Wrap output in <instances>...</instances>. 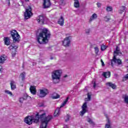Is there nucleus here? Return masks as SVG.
<instances>
[{
    "label": "nucleus",
    "instance_id": "obj_1",
    "mask_svg": "<svg viewBox=\"0 0 128 128\" xmlns=\"http://www.w3.org/2000/svg\"><path fill=\"white\" fill-rule=\"evenodd\" d=\"M10 34L12 38L13 43L8 48L11 51L12 58H14L16 54V50L18 48V46L14 45V44H16V42L18 44V42H20V34H18V32L16 30H12L10 31Z\"/></svg>",
    "mask_w": 128,
    "mask_h": 128
},
{
    "label": "nucleus",
    "instance_id": "obj_2",
    "mask_svg": "<svg viewBox=\"0 0 128 128\" xmlns=\"http://www.w3.org/2000/svg\"><path fill=\"white\" fill-rule=\"evenodd\" d=\"M50 36L52 34L48 29L44 28L40 30L37 36V42L40 44H46L48 43Z\"/></svg>",
    "mask_w": 128,
    "mask_h": 128
},
{
    "label": "nucleus",
    "instance_id": "obj_3",
    "mask_svg": "<svg viewBox=\"0 0 128 128\" xmlns=\"http://www.w3.org/2000/svg\"><path fill=\"white\" fill-rule=\"evenodd\" d=\"M44 116H46V113L44 112L40 114L39 113H37L36 115V118H34L32 116H28L24 118V122L29 125L32 124V122L35 124H38V120H40V118H44Z\"/></svg>",
    "mask_w": 128,
    "mask_h": 128
},
{
    "label": "nucleus",
    "instance_id": "obj_4",
    "mask_svg": "<svg viewBox=\"0 0 128 128\" xmlns=\"http://www.w3.org/2000/svg\"><path fill=\"white\" fill-rule=\"evenodd\" d=\"M44 116L46 115H44L43 118H42L40 128H46L48 127V122H50V120L52 119V116L50 115H48L44 118Z\"/></svg>",
    "mask_w": 128,
    "mask_h": 128
},
{
    "label": "nucleus",
    "instance_id": "obj_5",
    "mask_svg": "<svg viewBox=\"0 0 128 128\" xmlns=\"http://www.w3.org/2000/svg\"><path fill=\"white\" fill-rule=\"evenodd\" d=\"M62 76V71L60 70H56L52 72V80L54 84H58L60 82Z\"/></svg>",
    "mask_w": 128,
    "mask_h": 128
},
{
    "label": "nucleus",
    "instance_id": "obj_6",
    "mask_svg": "<svg viewBox=\"0 0 128 128\" xmlns=\"http://www.w3.org/2000/svg\"><path fill=\"white\" fill-rule=\"evenodd\" d=\"M32 6H28L27 8L26 9V11L24 12L25 20H28V18H30L32 16Z\"/></svg>",
    "mask_w": 128,
    "mask_h": 128
},
{
    "label": "nucleus",
    "instance_id": "obj_7",
    "mask_svg": "<svg viewBox=\"0 0 128 128\" xmlns=\"http://www.w3.org/2000/svg\"><path fill=\"white\" fill-rule=\"evenodd\" d=\"M68 102V97H67V98L65 100L62 102V104L60 106V108H56V110H55V112H54V116H60L61 108H63V106H66V104Z\"/></svg>",
    "mask_w": 128,
    "mask_h": 128
},
{
    "label": "nucleus",
    "instance_id": "obj_8",
    "mask_svg": "<svg viewBox=\"0 0 128 128\" xmlns=\"http://www.w3.org/2000/svg\"><path fill=\"white\" fill-rule=\"evenodd\" d=\"M72 36H68L64 38V40L62 42V45L65 48H68L70 46V42H72Z\"/></svg>",
    "mask_w": 128,
    "mask_h": 128
},
{
    "label": "nucleus",
    "instance_id": "obj_9",
    "mask_svg": "<svg viewBox=\"0 0 128 128\" xmlns=\"http://www.w3.org/2000/svg\"><path fill=\"white\" fill-rule=\"evenodd\" d=\"M40 94L39 95V98H44L46 96H48L50 92H48V90L44 88L43 89L40 90Z\"/></svg>",
    "mask_w": 128,
    "mask_h": 128
},
{
    "label": "nucleus",
    "instance_id": "obj_10",
    "mask_svg": "<svg viewBox=\"0 0 128 128\" xmlns=\"http://www.w3.org/2000/svg\"><path fill=\"white\" fill-rule=\"evenodd\" d=\"M113 62H114V64H117L120 66L122 64V60L120 59H117L116 58V55H114L112 59L111 60V66H114V63Z\"/></svg>",
    "mask_w": 128,
    "mask_h": 128
},
{
    "label": "nucleus",
    "instance_id": "obj_11",
    "mask_svg": "<svg viewBox=\"0 0 128 128\" xmlns=\"http://www.w3.org/2000/svg\"><path fill=\"white\" fill-rule=\"evenodd\" d=\"M86 108H88V105L86 102H85L82 106V110L80 112V116H82L88 112Z\"/></svg>",
    "mask_w": 128,
    "mask_h": 128
},
{
    "label": "nucleus",
    "instance_id": "obj_12",
    "mask_svg": "<svg viewBox=\"0 0 128 128\" xmlns=\"http://www.w3.org/2000/svg\"><path fill=\"white\" fill-rule=\"evenodd\" d=\"M43 6L44 8H48L52 6L50 0H43Z\"/></svg>",
    "mask_w": 128,
    "mask_h": 128
},
{
    "label": "nucleus",
    "instance_id": "obj_13",
    "mask_svg": "<svg viewBox=\"0 0 128 128\" xmlns=\"http://www.w3.org/2000/svg\"><path fill=\"white\" fill-rule=\"evenodd\" d=\"M36 20L38 24H44V16H39L36 18Z\"/></svg>",
    "mask_w": 128,
    "mask_h": 128
},
{
    "label": "nucleus",
    "instance_id": "obj_14",
    "mask_svg": "<svg viewBox=\"0 0 128 128\" xmlns=\"http://www.w3.org/2000/svg\"><path fill=\"white\" fill-rule=\"evenodd\" d=\"M58 24H60L61 26H64V17L62 16H60V18L58 19Z\"/></svg>",
    "mask_w": 128,
    "mask_h": 128
},
{
    "label": "nucleus",
    "instance_id": "obj_15",
    "mask_svg": "<svg viewBox=\"0 0 128 128\" xmlns=\"http://www.w3.org/2000/svg\"><path fill=\"white\" fill-rule=\"evenodd\" d=\"M30 90L32 94H36V88L34 86H30Z\"/></svg>",
    "mask_w": 128,
    "mask_h": 128
},
{
    "label": "nucleus",
    "instance_id": "obj_16",
    "mask_svg": "<svg viewBox=\"0 0 128 128\" xmlns=\"http://www.w3.org/2000/svg\"><path fill=\"white\" fill-rule=\"evenodd\" d=\"M106 86H108L112 88L113 90H116V85L114 84H112V82H108L106 83Z\"/></svg>",
    "mask_w": 128,
    "mask_h": 128
},
{
    "label": "nucleus",
    "instance_id": "obj_17",
    "mask_svg": "<svg viewBox=\"0 0 128 128\" xmlns=\"http://www.w3.org/2000/svg\"><path fill=\"white\" fill-rule=\"evenodd\" d=\"M118 56V54H122V52H120V48H118V46H116V50L114 51V56Z\"/></svg>",
    "mask_w": 128,
    "mask_h": 128
},
{
    "label": "nucleus",
    "instance_id": "obj_18",
    "mask_svg": "<svg viewBox=\"0 0 128 128\" xmlns=\"http://www.w3.org/2000/svg\"><path fill=\"white\" fill-rule=\"evenodd\" d=\"M10 85L11 86V90H14L16 88V82L14 80L10 81Z\"/></svg>",
    "mask_w": 128,
    "mask_h": 128
},
{
    "label": "nucleus",
    "instance_id": "obj_19",
    "mask_svg": "<svg viewBox=\"0 0 128 128\" xmlns=\"http://www.w3.org/2000/svg\"><path fill=\"white\" fill-rule=\"evenodd\" d=\"M4 42L6 46H10V38L8 37H5L4 38Z\"/></svg>",
    "mask_w": 128,
    "mask_h": 128
},
{
    "label": "nucleus",
    "instance_id": "obj_20",
    "mask_svg": "<svg viewBox=\"0 0 128 128\" xmlns=\"http://www.w3.org/2000/svg\"><path fill=\"white\" fill-rule=\"evenodd\" d=\"M102 76L105 78H108L110 77V72H104Z\"/></svg>",
    "mask_w": 128,
    "mask_h": 128
},
{
    "label": "nucleus",
    "instance_id": "obj_21",
    "mask_svg": "<svg viewBox=\"0 0 128 128\" xmlns=\"http://www.w3.org/2000/svg\"><path fill=\"white\" fill-rule=\"evenodd\" d=\"M98 18V15L96 14H94L89 20V22H92L94 20H96Z\"/></svg>",
    "mask_w": 128,
    "mask_h": 128
},
{
    "label": "nucleus",
    "instance_id": "obj_22",
    "mask_svg": "<svg viewBox=\"0 0 128 128\" xmlns=\"http://www.w3.org/2000/svg\"><path fill=\"white\" fill-rule=\"evenodd\" d=\"M60 98V94L56 92L53 94V96H52V98L53 100H58V98Z\"/></svg>",
    "mask_w": 128,
    "mask_h": 128
},
{
    "label": "nucleus",
    "instance_id": "obj_23",
    "mask_svg": "<svg viewBox=\"0 0 128 128\" xmlns=\"http://www.w3.org/2000/svg\"><path fill=\"white\" fill-rule=\"evenodd\" d=\"M126 6H121L120 7V10H118L119 14H122L124 12V10H126Z\"/></svg>",
    "mask_w": 128,
    "mask_h": 128
},
{
    "label": "nucleus",
    "instance_id": "obj_24",
    "mask_svg": "<svg viewBox=\"0 0 128 128\" xmlns=\"http://www.w3.org/2000/svg\"><path fill=\"white\" fill-rule=\"evenodd\" d=\"M74 6L76 8H80V2L78 0H74Z\"/></svg>",
    "mask_w": 128,
    "mask_h": 128
},
{
    "label": "nucleus",
    "instance_id": "obj_25",
    "mask_svg": "<svg viewBox=\"0 0 128 128\" xmlns=\"http://www.w3.org/2000/svg\"><path fill=\"white\" fill-rule=\"evenodd\" d=\"M20 76L22 78V82H24V78H26V72H23L21 73Z\"/></svg>",
    "mask_w": 128,
    "mask_h": 128
},
{
    "label": "nucleus",
    "instance_id": "obj_26",
    "mask_svg": "<svg viewBox=\"0 0 128 128\" xmlns=\"http://www.w3.org/2000/svg\"><path fill=\"white\" fill-rule=\"evenodd\" d=\"M88 122H89L90 124H93V126H94L96 124H94V122L92 121V118H88L87 120Z\"/></svg>",
    "mask_w": 128,
    "mask_h": 128
},
{
    "label": "nucleus",
    "instance_id": "obj_27",
    "mask_svg": "<svg viewBox=\"0 0 128 128\" xmlns=\"http://www.w3.org/2000/svg\"><path fill=\"white\" fill-rule=\"evenodd\" d=\"M6 60V58L4 56H0V64H4Z\"/></svg>",
    "mask_w": 128,
    "mask_h": 128
},
{
    "label": "nucleus",
    "instance_id": "obj_28",
    "mask_svg": "<svg viewBox=\"0 0 128 128\" xmlns=\"http://www.w3.org/2000/svg\"><path fill=\"white\" fill-rule=\"evenodd\" d=\"M108 124H106L105 128H110V120H108Z\"/></svg>",
    "mask_w": 128,
    "mask_h": 128
},
{
    "label": "nucleus",
    "instance_id": "obj_29",
    "mask_svg": "<svg viewBox=\"0 0 128 128\" xmlns=\"http://www.w3.org/2000/svg\"><path fill=\"white\" fill-rule=\"evenodd\" d=\"M113 10H114V8H112V7L110 6H107L106 8V12H112Z\"/></svg>",
    "mask_w": 128,
    "mask_h": 128
},
{
    "label": "nucleus",
    "instance_id": "obj_30",
    "mask_svg": "<svg viewBox=\"0 0 128 128\" xmlns=\"http://www.w3.org/2000/svg\"><path fill=\"white\" fill-rule=\"evenodd\" d=\"M5 92L6 94H9L10 96H12V93L8 90H6Z\"/></svg>",
    "mask_w": 128,
    "mask_h": 128
},
{
    "label": "nucleus",
    "instance_id": "obj_31",
    "mask_svg": "<svg viewBox=\"0 0 128 128\" xmlns=\"http://www.w3.org/2000/svg\"><path fill=\"white\" fill-rule=\"evenodd\" d=\"M66 117V119L65 120V122H68V120H70V116L68 114H67Z\"/></svg>",
    "mask_w": 128,
    "mask_h": 128
},
{
    "label": "nucleus",
    "instance_id": "obj_32",
    "mask_svg": "<svg viewBox=\"0 0 128 128\" xmlns=\"http://www.w3.org/2000/svg\"><path fill=\"white\" fill-rule=\"evenodd\" d=\"M94 50H95V54H98V52H100V50L98 49V48L95 47L94 48Z\"/></svg>",
    "mask_w": 128,
    "mask_h": 128
},
{
    "label": "nucleus",
    "instance_id": "obj_33",
    "mask_svg": "<svg viewBox=\"0 0 128 128\" xmlns=\"http://www.w3.org/2000/svg\"><path fill=\"white\" fill-rule=\"evenodd\" d=\"M124 102L126 104H128V96L126 95L124 98Z\"/></svg>",
    "mask_w": 128,
    "mask_h": 128
},
{
    "label": "nucleus",
    "instance_id": "obj_34",
    "mask_svg": "<svg viewBox=\"0 0 128 128\" xmlns=\"http://www.w3.org/2000/svg\"><path fill=\"white\" fill-rule=\"evenodd\" d=\"M106 46L103 44L101 46V50H102V51L106 50Z\"/></svg>",
    "mask_w": 128,
    "mask_h": 128
},
{
    "label": "nucleus",
    "instance_id": "obj_35",
    "mask_svg": "<svg viewBox=\"0 0 128 128\" xmlns=\"http://www.w3.org/2000/svg\"><path fill=\"white\" fill-rule=\"evenodd\" d=\"M87 96H88V100H90L92 98V95L90 94L89 93H88Z\"/></svg>",
    "mask_w": 128,
    "mask_h": 128
},
{
    "label": "nucleus",
    "instance_id": "obj_36",
    "mask_svg": "<svg viewBox=\"0 0 128 128\" xmlns=\"http://www.w3.org/2000/svg\"><path fill=\"white\" fill-rule=\"evenodd\" d=\"M128 80V74H126L123 78V80Z\"/></svg>",
    "mask_w": 128,
    "mask_h": 128
},
{
    "label": "nucleus",
    "instance_id": "obj_37",
    "mask_svg": "<svg viewBox=\"0 0 128 128\" xmlns=\"http://www.w3.org/2000/svg\"><path fill=\"white\" fill-rule=\"evenodd\" d=\"M60 4L61 6H62L63 4H64V0H60Z\"/></svg>",
    "mask_w": 128,
    "mask_h": 128
},
{
    "label": "nucleus",
    "instance_id": "obj_38",
    "mask_svg": "<svg viewBox=\"0 0 128 128\" xmlns=\"http://www.w3.org/2000/svg\"><path fill=\"white\" fill-rule=\"evenodd\" d=\"M24 98L22 97L20 98V99H19V102L21 104H22V102H24Z\"/></svg>",
    "mask_w": 128,
    "mask_h": 128
},
{
    "label": "nucleus",
    "instance_id": "obj_39",
    "mask_svg": "<svg viewBox=\"0 0 128 128\" xmlns=\"http://www.w3.org/2000/svg\"><path fill=\"white\" fill-rule=\"evenodd\" d=\"M90 32V29L86 30V33L87 34H89Z\"/></svg>",
    "mask_w": 128,
    "mask_h": 128
},
{
    "label": "nucleus",
    "instance_id": "obj_40",
    "mask_svg": "<svg viewBox=\"0 0 128 128\" xmlns=\"http://www.w3.org/2000/svg\"><path fill=\"white\" fill-rule=\"evenodd\" d=\"M22 98H23L24 100H28V98H30V97L29 96H24Z\"/></svg>",
    "mask_w": 128,
    "mask_h": 128
},
{
    "label": "nucleus",
    "instance_id": "obj_41",
    "mask_svg": "<svg viewBox=\"0 0 128 128\" xmlns=\"http://www.w3.org/2000/svg\"><path fill=\"white\" fill-rule=\"evenodd\" d=\"M97 6L98 8H100V6H102V4L98 2Z\"/></svg>",
    "mask_w": 128,
    "mask_h": 128
},
{
    "label": "nucleus",
    "instance_id": "obj_42",
    "mask_svg": "<svg viewBox=\"0 0 128 128\" xmlns=\"http://www.w3.org/2000/svg\"><path fill=\"white\" fill-rule=\"evenodd\" d=\"M6 2H7L8 4V6L10 5V0H6Z\"/></svg>",
    "mask_w": 128,
    "mask_h": 128
},
{
    "label": "nucleus",
    "instance_id": "obj_43",
    "mask_svg": "<svg viewBox=\"0 0 128 128\" xmlns=\"http://www.w3.org/2000/svg\"><path fill=\"white\" fill-rule=\"evenodd\" d=\"M101 62L102 64V66H104V61H102V60L101 59Z\"/></svg>",
    "mask_w": 128,
    "mask_h": 128
},
{
    "label": "nucleus",
    "instance_id": "obj_44",
    "mask_svg": "<svg viewBox=\"0 0 128 128\" xmlns=\"http://www.w3.org/2000/svg\"><path fill=\"white\" fill-rule=\"evenodd\" d=\"M96 82H94V88H96Z\"/></svg>",
    "mask_w": 128,
    "mask_h": 128
},
{
    "label": "nucleus",
    "instance_id": "obj_45",
    "mask_svg": "<svg viewBox=\"0 0 128 128\" xmlns=\"http://www.w3.org/2000/svg\"><path fill=\"white\" fill-rule=\"evenodd\" d=\"M2 66H0V72H2Z\"/></svg>",
    "mask_w": 128,
    "mask_h": 128
},
{
    "label": "nucleus",
    "instance_id": "obj_46",
    "mask_svg": "<svg viewBox=\"0 0 128 128\" xmlns=\"http://www.w3.org/2000/svg\"><path fill=\"white\" fill-rule=\"evenodd\" d=\"M25 2H30V0H25Z\"/></svg>",
    "mask_w": 128,
    "mask_h": 128
},
{
    "label": "nucleus",
    "instance_id": "obj_47",
    "mask_svg": "<svg viewBox=\"0 0 128 128\" xmlns=\"http://www.w3.org/2000/svg\"><path fill=\"white\" fill-rule=\"evenodd\" d=\"M64 78H68V75H65V76H64Z\"/></svg>",
    "mask_w": 128,
    "mask_h": 128
},
{
    "label": "nucleus",
    "instance_id": "obj_48",
    "mask_svg": "<svg viewBox=\"0 0 128 128\" xmlns=\"http://www.w3.org/2000/svg\"><path fill=\"white\" fill-rule=\"evenodd\" d=\"M107 20H110V18H108Z\"/></svg>",
    "mask_w": 128,
    "mask_h": 128
},
{
    "label": "nucleus",
    "instance_id": "obj_49",
    "mask_svg": "<svg viewBox=\"0 0 128 128\" xmlns=\"http://www.w3.org/2000/svg\"><path fill=\"white\" fill-rule=\"evenodd\" d=\"M51 60H52V58H51Z\"/></svg>",
    "mask_w": 128,
    "mask_h": 128
}]
</instances>
